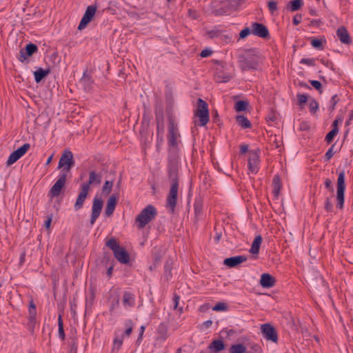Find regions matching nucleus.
<instances>
[{
    "label": "nucleus",
    "mask_w": 353,
    "mask_h": 353,
    "mask_svg": "<svg viewBox=\"0 0 353 353\" xmlns=\"http://www.w3.org/2000/svg\"><path fill=\"white\" fill-rule=\"evenodd\" d=\"M58 327H59V330H58L59 336L62 340H64L65 335V332H64V328H63V322L62 320L61 314H59L58 316Z\"/></svg>",
    "instance_id": "39"
},
{
    "label": "nucleus",
    "mask_w": 353,
    "mask_h": 353,
    "mask_svg": "<svg viewBox=\"0 0 353 353\" xmlns=\"http://www.w3.org/2000/svg\"><path fill=\"white\" fill-rule=\"evenodd\" d=\"M259 161V154L256 150L250 152L248 159V168L252 173H256L259 170L258 164Z\"/></svg>",
    "instance_id": "15"
},
{
    "label": "nucleus",
    "mask_w": 353,
    "mask_h": 353,
    "mask_svg": "<svg viewBox=\"0 0 353 353\" xmlns=\"http://www.w3.org/2000/svg\"><path fill=\"white\" fill-rule=\"evenodd\" d=\"M119 305V296L117 295L115 298H114L113 301L111 303L110 307V312L112 313L114 309L118 307Z\"/></svg>",
    "instance_id": "53"
},
{
    "label": "nucleus",
    "mask_w": 353,
    "mask_h": 353,
    "mask_svg": "<svg viewBox=\"0 0 353 353\" xmlns=\"http://www.w3.org/2000/svg\"><path fill=\"white\" fill-rule=\"evenodd\" d=\"M168 174L171 183V187L167 197L166 207L171 213H174L177 202L179 190V157L176 153H171L168 157Z\"/></svg>",
    "instance_id": "1"
},
{
    "label": "nucleus",
    "mask_w": 353,
    "mask_h": 353,
    "mask_svg": "<svg viewBox=\"0 0 353 353\" xmlns=\"http://www.w3.org/2000/svg\"><path fill=\"white\" fill-rule=\"evenodd\" d=\"M228 309V305L225 303L219 302L212 308L214 311H225Z\"/></svg>",
    "instance_id": "48"
},
{
    "label": "nucleus",
    "mask_w": 353,
    "mask_h": 353,
    "mask_svg": "<svg viewBox=\"0 0 353 353\" xmlns=\"http://www.w3.org/2000/svg\"><path fill=\"white\" fill-rule=\"evenodd\" d=\"M339 101V97L338 94H336L332 97L331 100H330V105L328 108V110L330 112H332L335 109L336 105L337 104V103Z\"/></svg>",
    "instance_id": "45"
},
{
    "label": "nucleus",
    "mask_w": 353,
    "mask_h": 353,
    "mask_svg": "<svg viewBox=\"0 0 353 353\" xmlns=\"http://www.w3.org/2000/svg\"><path fill=\"white\" fill-rule=\"evenodd\" d=\"M221 30H219L216 27L214 29L208 30L207 32V35L210 39H214L220 37L221 35Z\"/></svg>",
    "instance_id": "43"
},
{
    "label": "nucleus",
    "mask_w": 353,
    "mask_h": 353,
    "mask_svg": "<svg viewBox=\"0 0 353 353\" xmlns=\"http://www.w3.org/2000/svg\"><path fill=\"white\" fill-rule=\"evenodd\" d=\"M212 51L211 50L205 49L201 51L200 56L201 57H207L210 56L212 54Z\"/></svg>",
    "instance_id": "63"
},
{
    "label": "nucleus",
    "mask_w": 353,
    "mask_h": 353,
    "mask_svg": "<svg viewBox=\"0 0 353 353\" xmlns=\"http://www.w3.org/2000/svg\"><path fill=\"white\" fill-rule=\"evenodd\" d=\"M203 208V203L202 199L200 197L196 198L194 203L195 221H197L199 219L200 216L202 215Z\"/></svg>",
    "instance_id": "24"
},
{
    "label": "nucleus",
    "mask_w": 353,
    "mask_h": 353,
    "mask_svg": "<svg viewBox=\"0 0 353 353\" xmlns=\"http://www.w3.org/2000/svg\"><path fill=\"white\" fill-rule=\"evenodd\" d=\"M302 16L301 14H296L294 17L292 19V23L294 25L297 26L301 22Z\"/></svg>",
    "instance_id": "61"
},
{
    "label": "nucleus",
    "mask_w": 353,
    "mask_h": 353,
    "mask_svg": "<svg viewBox=\"0 0 353 353\" xmlns=\"http://www.w3.org/2000/svg\"><path fill=\"white\" fill-rule=\"evenodd\" d=\"M197 109L195 112L196 116L199 117L200 125L204 126L209 121V110L208 103L201 99H199L197 101Z\"/></svg>",
    "instance_id": "5"
},
{
    "label": "nucleus",
    "mask_w": 353,
    "mask_h": 353,
    "mask_svg": "<svg viewBox=\"0 0 353 353\" xmlns=\"http://www.w3.org/2000/svg\"><path fill=\"white\" fill-rule=\"evenodd\" d=\"M157 214V211L154 205H147L136 217L138 228L139 229L143 228L149 222L155 219Z\"/></svg>",
    "instance_id": "3"
},
{
    "label": "nucleus",
    "mask_w": 353,
    "mask_h": 353,
    "mask_svg": "<svg viewBox=\"0 0 353 353\" xmlns=\"http://www.w3.org/2000/svg\"><path fill=\"white\" fill-rule=\"evenodd\" d=\"M166 101L169 105H172V103H174V98L171 92L166 94Z\"/></svg>",
    "instance_id": "62"
},
{
    "label": "nucleus",
    "mask_w": 353,
    "mask_h": 353,
    "mask_svg": "<svg viewBox=\"0 0 353 353\" xmlns=\"http://www.w3.org/2000/svg\"><path fill=\"white\" fill-rule=\"evenodd\" d=\"M38 50V47L36 44L34 43H28L26 46L25 48H21L19 51V54L18 56V59L23 62L26 60L27 58L32 56V54L37 52Z\"/></svg>",
    "instance_id": "13"
},
{
    "label": "nucleus",
    "mask_w": 353,
    "mask_h": 353,
    "mask_svg": "<svg viewBox=\"0 0 353 353\" xmlns=\"http://www.w3.org/2000/svg\"><path fill=\"white\" fill-rule=\"evenodd\" d=\"M97 11V6H89L85 10V12L79 24L78 29L81 30L84 29L87 25L92 21Z\"/></svg>",
    "instance_id": "10"
},
{
    "label": "nucleus",
    "mask_w": 353,
    "mask_h": 353,
    "mask_svg": "<svg viewBox=\"0 0 353 353\" xmlns=\"http://www.w3.org/2000/svg\"><path fill=\"white\" fill-rule=\"evenodd\" d=\"M50 73V69H43L39 68L34 72V80L37 83L41 82Z\"/></svg>",
    "instance_id": "26"
},
{
    "label": "nucleus",
    "mask_w": 353,
    "mask_h": 353,
    "mask_svg": "<svg viewBox=\"0 0 353 353\" xmlns=\"http://www.w3.org/2000/svg\"><path fill=\"white\" fill-rule=\"evenodd\" d=\"M303 5V0H292L288 2L286 6V9L291 12H295L301 9Z\"/></svg>",
    "instance_id": "29"
},
{
    "label": "nucleus",
    "mask_w": 353,
    "mask_h": 353,
    "mask_svg": "<svg viewBox=\"0 0 353 353\" xmlns=\"http://www.w3.org/2000/svg\"><path fill=\"white\" fill-rule=\"evenodd\" d=\"M123 337L124 335L121 334L120 336H116L114 339L112 352H114L115 350L118 351L121 348L123 344Z\"/></svg>",
    "instance_id": "35"
},
{
    "label": "nucleus",
    "mask_w": 353,
    "mask_h": 353,
    "mask_svg": "<svg viewBox=\"0 0 353 353\" xmlns=\"http://www.w3.org/2000/svg\"><path fill=\"white\" fill-rule=\"evenodd\" d=\"M259 61V52L256 49L246 50L238 57L239 68L243 72L257 70Z\"/></svg>",
    "instance_id": "2"
},
{
    "label": "nucleus",
    "mask_w": 353,
    "mask_h": 353,
    "mask_svg": "<svg viewBox=\"0 0 353 353\" xmlns=\"http://www.w3.org/2000/svg\"><path fill=\"white\" fill-rule=\"evenodd\" d=\"M230 353H245L246 347L243 344L232 345L230 348Z\"/></svg>",
    "instance_id": "36"
},
{
    "label": "nucleus",
    "mask_w": 353,
    "mask_h": 353,
    "mask_svg": "<svg viewBox=\"0 0 353 353\" xmlns=\"http://www.w3.org/2000/svg\"><path fill=\"white\" fill-rule=\"evenodd\" d=\"M325 186L327 189H328L330 192H334V187L332 185V182L330 179H326L325 181Z\"/></svg>",
    "instance_id": "60"
},
{
    "label": "nucleus",
    "mask_w": 353,
    "mask_h": 353,
    "mask_svg": "<svg viewBox=\"0 0 353 353\" xmlns=\"http://www.w3.org/2000/svg\"><path fill=\"white\" fill-rule=\"evenodd\" d=\"M325 209L327 212H332L333 209L332 203L328 197L325 199Z\"/></svg>",
    "instance_id": "58"
},
{
    "label": "nucleus",
    "mask_w": 353,
    "mask_h": 353,
    "mask_svg": "<svg viewBox=\"0 0 353 353\" xmlns=\"http://www.w3.org/2000/svg\"><path fill=\"white\" fill-rule=\"evenodd\" d=\"M297 100L299 102V104L300 105H302L303 104L305 103L307 100V95L303 94H297Z\"/></svg>",
    "instance_id": "57"
},
{
    "label": "nucleus",
    "mask_w": 353,
    "mask_h": 353,
    "mask_svg": "<svg viewBox=\"0 0 353 353\" xmlns=\"http://www.w3.org/2000/svg\"><path fill=\"white\" fill-rule=\"evenodd\" d=\"M310 84L320 93L323 92L321 83L316 80H310Z\"/></svg>",
    "instance_id": "50"
},
{
    "label": "nucleus",
    "mask_w": 353,
    "mask_h": 353,
    "mask_svg": "<svg viewBox=\"0 0 353 353\" xmlns=\"http://www.w3.org/2000/svg\"><path fill=\"white\" fill-rule=\"evenodd\" d=\"M325 43V39H317L315 37L311 38V45L313 48L319 50H323V43Z\"/></svg>",
    "instance_id": "33"
},
{
    "label": "nucleus",
    "mask_w": 353,
    "mask_h": 353,
    "mask_svg": "<svg viewBox=\"0 0 353 353\" xmlns=\"http://www.w3.org/2000/svg\"><path fill=\"white\" fill-rule=\"evenodd\" d=\"M102 179V175L97 173L94 171H90L89 172V179L86 183H83V185H88L90 187V185L96 184L99 185L101 183Z\"/></svg>",
    "instance_id": "23"
},
{
    "label": "nucleus",
    "mask_w": 353,
    "mask_h": 353,
    "mask_svg": "<svg viewBox=\"0 0 353 353\" xmlns=\"http://www.w3.org/2000/svg\"><path fill=\"white\" fill-rule=\"evenodd\" d=\"M103 205V201L101 199L95 196L93 199V203L92 207V214L90 218V224L93 225L97 218L99 216L102 208Z\"/></svg>",
    "instance_id": "12"
},
{
    "label": "nucleus",
    "mask_w": 353,
    "mask_h": 353,
    "mask_svg": "<svg viewBox=\"0 0 353 353\" xmlns=\"http://www.w3.org/2000/svg\"><path fill=\"white\" fill-rule=\"evenodd\" d=\"M30 145L29 143H25L14 152H12L6 162L8 166L12 165L17 161H18L21 157H23L27 151L29 150Z\"/></svg>",
    "instance_id": "9"
},
{
    "label": "nucleus",
    "mask_w": 353,
    "mask_h": 353,
    "mask_svg": "<svg viewBox=\"0 0 353 353\" xmlns=\"http://www.w3.org/2000/svg\"><path fill=\"white\" fill-rule=\"evenodd\" d=\"M161 259L162 256L160 252H155L153 255L154 265H156L157 264L159 263Z\"/></svg>",
    "instance_id": "59"
},
{
    "label": "nucleus",
    "mask_w": 353,
    "mask_h": 353,
    "mask_svg": "<svg viewBox=\"0 0 353 353\" xmlns=\"http://www.w3.org/2000/svg\"><path fill=\"white\" fill-rule=\"evenodd\" d=\"M113 181H106L102 188V192L103 194L108 195L109 194L112 189Z\"/></svg>",
    "instance_id": "41"
},
{
    "label": "nucleus",
    "mask_w": 353,
    "mask_h": 353,
    "mask_svg": "<svg viewBox=\"0 0 353 353\" xmlns=\"http://www.w3.org/2000/svg\"><path fill=\"white\" fill-rule=\"evenodd\" d=\"M236 123L243 128H250L252 126L251 122L243 115H238L236 117Z\"/></svg>",
    "instance_id": "30"
},
{
    "label": "nucleus",
    "mask_w": 353,
    "mask_h": 353,
    "mask_svg": "<svg viewBox=\"0 0 353 353\" xmlns=\"http://www.w3.org/2000/svg\"><path fill=\"white\" fill-rule=\"evenodd\" d=\"M336 35L341 43L346 45H350L352 43L351 37L345 27L339 28L336 30Z\"/></svg>",
    "instance_id": "18"
},
{
    "label": "nucleus",
    "mask_w": 353,
    "mask_h": 353,
    "mask_svg": "<svg viewBox=\"0 0 353 353\" xmlns=\"http://www.w3.org/2000/svg\"><path fill=\"white\" fill-rule=\"evenodd\" d=\"M168 133H179L177 124L172 117H168Z\"/></svg>",
    "instance_id": "38"
},
{
    "label": "nucleus",
    "mask_w": 353,
    "mask_h": 353,
    "mask_svg": "<svg viewBox=\"0 0 353 353\" xmlns=\"http://www.w3.org/2000/svg\"><path fill=\"white\" fill-rule=\"evenodd\" d=\"M36 316H37L36 305L34 304L33 300H31L29 303V308H28V320H29V321L33 322L34 320H37Z\"/></svg>",
    "instance_id": "31"
},
{
    "label": "nucleus",
    "mask_w": 353,
    "mask_h": 353,
    "mask_svg": "<svg viewBox=\"0 0 353 353\" xmlns=\"http://www.w3.org/2000/svg\"><path fill=\"white\" fill-rule=\"evenodd\" d=\"M114 257L123 264H126L130 261V254L124 248L120 247L114 252Z\"/></svg>",
    "instance_id": "20"
},
{
    "label": "nucleus",
    "mask_w": 353,
    "mask_h": 353,
    "mask_svg": "<svg viewBox=\"0 0 353 353\" xmlns=\"http://www.w3.org/2000/svg\"><path fill=\"white\" fill-rule=\"evenodd\" d=\"M179 137H180L179 133H168V145L170 147L177 148V146H178L177 138Z\"/></svg>",
    "instance_id": "32"
},
{
    "label": "nucleus",
    "mask_w": 353,
    "mask_h": 353,
    "mask_svg": "<svg viewBox=\"0 0 353 353\" xmlns=\"http://www.w3.org/2000/svg\"><path fill=\"white\" fill-rule=\"evenodd\" d=\"M252 34L263 39H269L270 32L268 28L263 23L253 22L251 24Z\"/></svg>",
    "instance_id": "11"
},
{
    "label": "nucleus",
    "mask_w": 353,
    "mask_h": 353,
    "mask_svg": "<svg viewBox=\"0 0 353 353\" xmlns=\"http://www.w3.org/2000/svg\"><path fill=\"white\" fill-rule=\"evenodd\" d=\"M261 332L263 337L274 343L278 342V334L276 329L270 323H265L261 325Z\"/></svg>",
    "instance_id": "8"
},
{
    "label": "nucleus",
    "mask_w": 353,
    "mask_h": 353,
    "mask_svg": "<svg viewBox=\"0 0 353 353\" xmlns=\"http://www.w3.org/2000/svg\"><path fill=\"white\" fill-rule=\"evenodd\" d=\"M105 245L111 249L113 253L121 247L114 238H111L110 239L108 240L105 242Z\"/></svg>",
    "instance_id": "37"
},
{
    "label": "nucleus",
    "mask_w": 353,
    "mask_h": 353,
    "mask_svg": "<svg viewBox=\"0 0 353 353\" xmlns=\"http://www.w3.org/2000/svg\"><path fill=\"white\" fill-rule=\"evenodd\" d=\"M74 165V160L72 152L68 150H65L62 154L59 161L58 168H62L61 173H64L67 175V174L70 172Z\"/></svg>",
    "instance_id": "4"
},
{
    "label": "nucleus",
    "mask_w": 353,
    "mask_h": 353,
    "mask_svg": "<svg viewBox=\"0 0 353 353\" xmlns=\"http://www.w3.org/2000/svg\"><path fill=\"white\" fill-rule=\"evenodd\" d=\"M262 236L261 235L256 236L251 245L250 252L252 254H258L260 250V247L262 243Z\"/></svg>",
    "instance_id": "27"
},
{
    "label": "nucleus",
    "mask_w": 353,
    "mask_h": 353,
    "mask_svg": "<svg viewBox=\"0 0 353 353\" xmlns=\"http://www.w3.org/2000/svg\"><path fill=\"white\" fill-rule=\"evenodd\" d=\"M90 189V188L88 187V185H81L80 192L77 198V200L74 205V209L76 210H78L83 207V203L88 194Z\"/></svg>",
    "instance_id": "14"
},
{
    "label": "nucleus",
    "mask_w": 353,
    "mask_h": 353,
    "mask_svg": "<svg viewBox=\"0 0 353 353\" xmlns=\"http://www.w3.org/2000/svg\"><path fill=\"white\" fill-rule=\"evenodd\" d=\"M300 63L306 64L310 66H314L315 65V60H314V59L303 58L301 59Z\"/></svg>",
    "instance_id": "55"
},
{
    "label": "nucleus",
    "mask_w": 353,
    "mask_h": 353,
    "mask_svg": "<svg viewBox=\"0 0 353 353\" xmlns=\"http://www.w3.org/2000/svg\"><path fill=\"white\" fill-rule=\"evenodd\" d=\"M67 175L64 173H60L57 181L52 186L49 191V196L51 198L57 197L60 195L63 188L65 186Z\"/></svg>",
    "instance_id": "7"
},
{
    "label": "nucleus",
    "mask_w": 353,
    "mask_h": 353,
    "mask_svg": "<svg viewBox=\"0 0 353 353\" xmlns=\"http://www.w3.org/2000/svg\"><path fill=\"white\" fill-rule=\"evenodd\" d=\"M157 139H159L160 138L161 141H163V134L164 132V125L163 121L161 123L159 121V119L157 118Z\"/></svg>",
    "instance_id": "42"
},
{
    "label": "nucleus",
    "mask_w": 353,
    "mask_h": 353,
    "mask_svg": "<svg viewBox=\"0 0 353 353\" xmlns=\"http://www.w3.org/2000/svg\"><path fill=\"white\" fill-rule=\"evenodd\" d=\"M319 108V103L316 100H312L310 103V111L312 114H315Z\"/></svg>",
    "instance_id": "51"
},
{
    "label": "nucleus",
    "mask_w": 353,
    "mask_h": 353,
    "mask_svg": "<svg viewBox=\"0 0 353 353\" xmlns=\"http://www.w3.org/2000/svg\"><path fill=\"white\" fill-rule=\"evenodd\" d=\"M36 323H37V320H34L33 322L29 321V323L28 324V330L32 334H33V332H34V330Z\"/></svg>",
    "instance_id": "64"
},
{
    "label": "nucleus",
    "mask_w": 353,
    "mask_h": 353,
    "mask_svg": "<svg viewBox=\"0 0 353 353\" xmlns=\"http://www.w3.org/2000/svg\"><path fill=\"white\" fill-rule=\"evenodd\" d=\"M345 190V172L341 171L339 172L337 179V192H336V200L337 207L340 209L343 208L344 205V194Z\"/></svg>",
    "instance_id": "6"
},
{
    "label": "nucleus",
    "mask_w": 353,
    "mask_h": 353,
    "mask_svg": "<svg viewBox=\"0 0 353 353\" xmlns=\"http://www.w3.org/2000/svg\"><path fill=\"white\" fill-rule=\"evenodd\" d=\"M230 10V4L228 3L223 2L220 7L214 8L212 10V14L216 17L223 16L228 14Z\"/></svg>",
    "instance_id": "21"
},
{
    "label": "nucleus",
    "mask_w": 353,
    "mask_h": 353,
    "mask_svg": "<svg viewBox=\"0 0 353 353\" xmlns=\"http://www.w3.org/2000/svg\"><path fill=\"white\" fill-rule=\"evenodd\" d=\"M119 199V194H112L107 201L105 208V214L108 216H111L116 208L117 201Z\"/></svg>",
    "instance_id": "17"
},
{
    "label": "nucleus",
    "mask_w": 353,
    "mask_h": 353,
    "mask_svg": "<svg viewBox=\"0 0 353 353\" xmlns=\"http://www.w3.org/2000/svg\"><path fill=\"white\" fill-rule=\"evenodd\" d=\"M272 192L274 196L277 197L279 195V192L282 187L281 180L279 175H275L274 176L272 180Z\"/></svg>",
    "instance_id": "28"
},
{
    "label": "nucleus",
    "mask_w": 353,
    "mask_h": 353,
    "mask_svg": "<svg viewBox=\"0 0 353 353\" xmlns=\"http://www.w3.org/2000/svg\"><path fill=\"white\" fill-rule=\"evenodd\" d=\"M335 144L332 145V146L329 148V150L326 152L325 154V160L329 161L334 156V154L337 152L336 150H334Z\"/></svg>",
    "instance_id": "46"
},
{
    "label": "nucleus",
    "mask_w": 353,
    "mask_h": 353,
    "mask_svg": "<svg viewBox=\"0 0 353 353\" xmlns=\"http://www.w3.org/2000/svg\"><path fill=\"white\" fill-rule=\"evenodd\" d=\"M275 278L268 273H263L261 276L260 284L263 288H270L275 285Z\"/></svg>",
    "instance_id": "19"
},
{
    "label": "nucleus",
    "mask_w": 353,
    "mask_h": 353,
    "mask_svg": "<svg viewBox=\"0 0 353 353\" xmlns=\"http://www.w3.org/2000/svg\"><path fill=\"white\" fill-rule=\"evenodd\" d=\"M172 262L170 260H167L164 265V274L167 280L172 278Z\"/></svg>",
    "instance_id": "34"
},
{
    "label": "nucleus",
    "mask_w": 353,
    "mask_h": 353,
    "mask_svg": "<svg viewBox=\"0 0 353 353\" xmlns=\"http://www.w3.org/2000/svg\"><path fill=\"white\" fill-rule=\"evenodd\" d=\"M125 325L127 327L124 334L126 336H130L132 332V322L131 320H128L125 323Z\"/></svg>",
    "instance_id": "52"
},
{
    "label": "nucleus",
    "mask_w": 353,
    "mask_h": 353,
    "mask_svg": "<svg viewBox=\"0 0 353 353\" xmlns=\"http://www.w3.org/2000/svg\"><path fill=\"white\" fill-rule=\"evenodd\" d=\"M251 33H252V29L250 30L249 28L246 27V28H243L242 30H241V32L239 33V38L245 39Z\"/></svg>",
    "instance_id": "54"
},
{
    "label": "nucleus",
    "mask_w": 353,
    "mask_h": 353,
    "mask_svg": "<svg viewBox=\"0 0 353 353\" xmlns=\"http://www.w3.org/2000/svg\"><path fill=\"white\" fill-rule=\"evenodd\" d=\"M212 353H219L225 348V345L222 340H214L208 347Z\"/></svg>",
    "instance_id": "22"
},
{
    "label": "nucleus",
    "mask_w": 353,
    "mask_h": 353,
    "mask_svg": "<svg viewBox=\"0 0 353 353\" xmlns=\"http://www.w3.org/2000/svg\"><path fill=\"white\" fill-rule=\"evenodd\" d=\"M180 300V296L177 294L174 293L173 296V301H174V310H179L181 312L183 311V307H179V302Z\"/></svg>",
    "instance_id": "49"
},
{
    "label": "nucleus",
    "mask_w": 353,
    "mask_h": 353,
    "mask_svg": "<svg viewBox=\"0 0 353 353\" xmlns=\"http://www.w3.org/2000/svg\"><path fill=\"white\" fill-rule=\"evenodd\" d=\"M81 82L83 83L85 85H90L91 84H92L93 80L92 79V77L88 75L85 72L81 79Z\"/></svg>",
    "instance_id": "47"
},
{
    "label": "nucleus",
    "mask_w": 353,
    "mask_h": 353,
    "mask_svg": "<svg viewBox=\"0 0 353 353\" xmlns=\"http://www.w3.org/2000/svg\"><path fill=\"white\" fill-rule=\"evenodd\" d=\"M249 105V103L247 101H238L235 103L234 109L236 112L245 111Z\"/></svg>",
    "instance_id": "40"
},
{
    "label": "nucleus",
    "mask_w": 353,
    "mask_h": 353,
    "mask_svg": "<svg viewBox=\"0 0 353 353\" xmlns=\"http://www.w3.org/2000/svg\"><path fill=\"white\" fill-rule=\"evenodd\" d=\"M247 259V256L244 255L232 256L225 259L223 261V264L229 268H234L239 264L246 261Z\"/></svg>",
    "instance_id": "16"
},
{
    "label": "nucleus",
    "mask_w": 353,
    "mask_h": 353,
    "mask_svg": "<svg viewBox=\"0 0 353 353\" xmlns=\"http://www.w3.org/2000/svg\"><path fill=\"white\" fill-rule=\"evenodd\" d=\"M338 132L339 131H336V129H332V130L330 131L325 136V141L327 142V143H331Z\"/></svg>",
    "instance_id": "44"
},
{
    "label": "nucleus",
    "mask_w": 353,
    "mask_h": 353,
    "mask_svg": "<svg viewBox=\"0 0 353 353\" xmlns=\"http://www.w3.org/2000/svg\"><path fill=\"white\" fill-rule=\"evenodd\" d=\"M123 304L125 307H132L135 304V296L130 292H124Z\"/></svg>",
    "instance_id": "25"
},
{
    "label": "nucleus",
    "mask_w": 353,
    "mask_h": 353,
    "mask_svg": "<svg viewBox=\"0 0 353 353\" xmlns=\"http://www.w3.org/2000/svg\"><path fill=\"white\" fill-rule=\"evenodd\" d=\"M268 8L272 14L277 10V2L275 1H270L268 3Z\"/></svg>",
    "instance_id": "56"
}]
</instances>
